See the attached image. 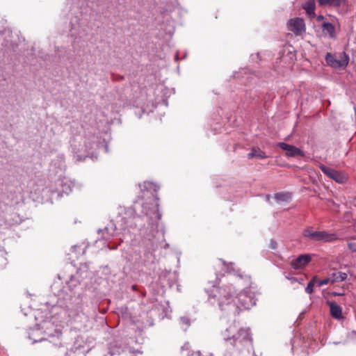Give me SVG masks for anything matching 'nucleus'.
Instances as JSON below:
<instances>
[{"mask_svg":"<svg viewBox=\"0 0 356 356\" xmlns=\"http://www.w3.org/2000/svg\"><path fill=\"white\" fill-rule=\"evenodd\" d=\"M322 172L325 174L328 177L332 179L338 183H343L346 180V177L340 172L337 171L332 168L321 165L320 167Z\"/></svg>","mask_w":356,"mask_h":356,"instance_id":"obj_7","label":"nucleus"},{"mask_svg":"<svg viewBox=\"0 0 356 356\" xmlns=\"http://www.w3.org/2000/svg\"><path fill=\"white\" fill-rule=\"evenodd\" d=\"M302 8L306 11V13L309 17H315L316 4L314 0H309L306 1L305 3L302 4Z\"/></svg>","mask_w":356,"mask_h":356,"instance_id":"obj_11","label":"nucleus"},{"mask_svg":"<svg viewBox=\"0 0 356 356\" xmlns=\"http://www.w3.org/2000/svg\"><path fill=\"white\" fill-rule=\"evenodd\" d=\"M278 146L283 150L286 151V156L291 157V156H304L305 153L303 151L300 149L299 148L285 143H278Z\"/></svg>","mask_w":356,"mask_h":356,"instance_id":"obj_8","label":"nucleus"},{"mask_svg":"<svg viewBox=\"0 0 356 356\" xmlns=\"http://www.w3.org/2000/svg\"><path fill=\"white\" fill-rule=\"evenodd\" d=\"M354 248V246H352V249L353 250V251H356V249H353Z\"/></svg>","mask_w":356,"mask_h":356,"instance_id":"obj_24","label":"nucleus"},{"mask_svg":"<svg viewBox=\"0 0 356 356\" xmlns=\"http://www.w3.org/2000/svg\"><path fill=\"white\" fill-rule=\"evenodd\" d=\"M248 159H252L254 157H257L259 159H265L267 157L265 152L261 151L259 149L252 148L251 152L248 154Z\"/></svg>","mask_w":356,"mask_h":356,"instance_id":"obj_15","label":"nucleus"},{"mask_svg":"<svg viewBox=\"0 0 356 356\" xmlns=\"http://www.w3.org/2000/svg\"><path fill=\"white\" fill-rule=\"evenodd\" d=\"M213 290L216 293L213 297L218 298L219 307L222 310H230L233 308L235 309V312L238 313V306L235 305V303L233 304L234 287L232 286L215 287Z\"/></svg>","mask_w":356,"mask_h":356,"instance_id":"obj_1","label":"nucleus"},{"mask_svg":"<svg viewBox=\"0 0 356 356\" xmlns=\"http://www.w3.org/2000/svg\"><path fill=\"white\" fill-rule=\"evenodd\" d=\"M303 236L314 241L331 242L337 239V235L325 231H314L312 227L304 229Z\"/></svg>","mask_w":356,"mask_h":356,"instance_id":"obj_3","label":"nucleus"},{"mask_svg":"<svg viewBox=\"0 0 356 356\" xmlns=\"http://www.w3.org/2000/svg\"><path fill=\"white\" fill-rule=\"evenodd\" d=\"M322 31L324 33L327 34L331 38L335 37V27L334 26L327 22H324L321 26Z\"/></svg>","mask_w":356,"mask_h":356,"instance_id":"obj_12","label":"nucleus"},{"mask_svg":"<svg viewBox=\"0 0 356 356\" xmlns=\"http://www.w3.org/2000/svg\"><path fill=\"white\" fill-rule=\"evenodd\" d=\"M286 25L288 31L292 32L296 36H300L306 31L305 21L300 17L290 19Z\"/></svg>","mask_w":356,"mask_h":356,"instance_id":"obj_5","label":"nucleus"},{"mask_svg":"<svg viewBox=\"0 0 356 356\" xmlns=\"http://www.w3.org/2000/svg\"><path fill=\"white\" fill-rule=\"evenodd\" d=\"M349 248H350V249H352V245H351V244H349Z\"/></svg>","mask_w":356,"mask_h":356,"instance_id":"obj_23","label":"nucleus"},{"mask_svg":"<svg viewBox=\"0 0 356 356\" xmlns=\"http://www.w3.org/2000/svg\"><path fill=\"white\" fill-rule=\"evenodd\" d=\"M327 304L330 307L331 316L336 319L343 318L342 308L334 302L328 301Z\"/></svg>","mask_w":356,"mask_h":356,"instance_id":"obj_10","label":"nucleus"},{"mask_svg":"<svg viewBox=\"0 0 356 356\" xmlns=\"http://www.w3.org/2000/svg\"><path fill=\"white\" fill-rule=\"evenodd\" d=\"M136 288H137V286H136V285H133V286H132V289H133V290H134V291H135V290H136Z\"/></svg>","mask_w":356,"mask_h":356,"instance_id":"obj_22","label":"nucleus"},{"mask_svg":"<svg viewBox=\"0 0 356 356\" xmlns=\"http://www.w3.org/2000/svg\"><path fill=\"white\" fill-rule=\"evenodd\" d=\"M347 278V274L346 273L337 271L334 272L329 275L326 278L318 281L317 286H321L325 284H333L336 282H342Z\"/></svg>","mask_w":356,"mask_h":356,"instance_id":"obj_6","label":"nucleus"},{"mask_svg":"<svg viewBox=\"0 0 356 356\" xmlns=\"http://www.w3.org/2000/svg\"><path fill=\"white\" fill-rule=\"evenodd\" d=\"M223 337L225 340H234V346L236 345V341L239 340H247L248 337L246 332L240 327L236 323L230 325L223 332Z\"/></svg>","mask_w":356,"mask_h":356,"instance_id":"obj_2","label":"nucleus"},{"mask_svg":"<svg viewBox=\"0 0 356 356\" xmlns=\"http://www.w3.org/2000/svg\"><path fill=\"white\" fill-rule=\"evenodd\" d=\"M344 0H317L318 4L322 6L332 4L334 6H340Z\"/></svg>","mask_w":356,"mask_h":356,"instance_id":"obj_17","label":"nucleus"},{"mask_svg":"<svg viewBox=\"0 0 356 356\" xmlns=\"http://www.w3.org/2000/svg\"><path fill=\"white\" fill-rule=\"evenodd\" d=\"M275 199L278 202H288L291 200V193L288 192H280L275 195Z\"/></svg>","mask_w":356,"mask_h":356,"instance_id":"obj_13","label":"nucleus"},{"mask_svg":"<svg viewBox=\"0 0 356 356\" xmlns=\"http://www.w3.org/2000/svg\"><path fill=\"white\" fill-rule=\"evenodd\" d=\"M236 299H237L238 302H240L244 308H245V309L249 308L250 305H249L248 302H250L251 300L246 294L240 293L236 297Z\"/></svg>","mask_w":356,"mask_h":356,"instance_id":"obj_16","label":"nucleus"},{"mask_svg":"<svg viewBox=\"0 0 356 356\" xmlns=\"http://www.w3.org/2000/svg\"><path fill=\"white\" fill-rule=\"evenodd\" d=\"M331 294L334 296H342L345 295L344 292H336V291L332 292Z\"/></svg>","mask_w":356,"mask_h":356,"instance_id":"obj_19","label":"nucleus"},{"mask_svg":"<svg viewBox=\"0 0 356 356\" xmlns=\"http://www.w3.org/2000/svg\"><path fill=\"white\" fill-rule=\"evenodd\" d=\"M153 204V208H152V211L154 212H158L159 211V205H158V203H157V201L156 200H155L154 198H152V200H150L149 202H147L144 206H143V209H144V211L146 215H151L152 213V211L150 210V208L149 207H147V204Z\"/></svg>","mask_w":356,"mask_h":356,"instance_id":"obj_14","label":"nucleus"},{"mask_svg":"<svg viewBox=\"0 0 356 356\" xmlns=\"http://www.w3.org/2000/svg\"><path fill=\"white\" fill-rule=\"evenodd\" d=\"M324 19V17L322 16V15H319L317 17V20L318 21H321V20H323Z\"/></svg>","mask_w":356,"mask_h":356,"instance_id":"obj_21","label":"nucleus"},{"mask_svg":"<svg viewBox=\"0 0 356 356\" xmlns=\"http://www.w3.org/2000/svg\"><path fill=\"white\" fill-rule=\"evenodd\" d=\"M318 281H319V280L317 276H314L307 284L305 291L309 294H312L314 292V286L315 284L317 285Z\"/></svg>","mask_w":356,"mask_h":356,"instance_id":"obj_18","label":"nucleus"},{"mask_svg":"<svg viewBox=\"0 0 356 356\" xmlns=\"http://www.w3.org/2000/svg\"><path fill=\"white\" fill-rule=\"evenodd\" d=\"M191 356H201L200 352L193 353Z\"/></svg>","mask_w":356,"mask_h":356,"instance_id":"obj_20","label":"nucleus"},{"mask_svg":"<svg viewBox=\"0 0 356 356\" xmlns=\"http://www.w3.org/2000/svg\"><path fill=\"white\" fill-rule=\"evenodd\" d=\"M311 261L308 254H302L291 261V266L293 269L298 270L305 268Z\"/></svg>","mask_w":356,"mask_h":356,"instance_id":"obj_9","label":"nucleus"},{"mask_svg":"<svg viewBox=\"0 0 356 356\" xmlns=\"http://www.w3.org/2000/svg\"><path fill=\"white\" fill-rule=\"evenodd\" d=\"M325 59L329 66L337 70H344L348 66L350 60L349 56L346 52L339 54L338 58L328 52L326 54Z\"/></svg>","mask_w":356,"mask_h":356,"instance_id":"obj_4","label":"nucleus"}]
</instances>
